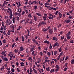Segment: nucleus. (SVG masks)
Masks as SVG:
<instances>
[{
    "mask_svg": "<svg viewBox=\"0 0 74 74\" xmlns=\"http://www.w3.org/2000/svg\"><path fill=\"white\" fill-rule=\"evenodd\" d=\"M8 10L10 11V13H9V18H10V19H12V16H13V15L12 14V10L11 8H8Z\"/></svg>",
    "mask_w": 74,
    "mask_h": 74,
    "instance_id": "obj_1",
    "label": "nucleus"
},
{
    "mask_svg": "<svg viewBox=\"0 0 74 74\" xmlns=\"http://www.w3.org/2000/svg\"><path fill=\"white\" fill-rule=\"evenodd\" d=\"M48 32L50 34H52L53 33V30H52V29H50L48 30Z\"/></svg>",
    "mask_w": 74,
    "mask_h": 74,
    "instance_id": "obj_2",
    "label": "nucleus"
},
{
    "mask_svg": "<svg viewBox=\"0 0 74 74\" xmlns=\"http://www.w3.org/2000/svg\"><path fill=\"white\" fill-rule=\"evenodd\" d=\"M32 41L34 42L36 44V45H38V41L36 40L34 38H33L32 39Z\"/></svg>",
    "mask_w": 74,
    "mask_h": 74,
    "instance_id": "obj_3",
    "label": "nucleus"
},
{
    "mask_svg": "<svg viewBox=\"0 0 74 74\" xmlns=\"http://www.w3.org/2000/svg\"><path fill=\"white\" fill-rule=\"evenodd\" d=\"M2 59H3L4 61H5L6 62H7V61H8V59L6 57H4Z\"/></svg>",
    "mask_w": 74,
    "mask_h": 74,
    "instance_id": "obj_4",
    "label": "nucleus"
},
{
    "mask_svg": "<svg viewBox=\"0 0 74 74\" xmlns=\"http://www.w3.org/2000/svg\"><path fill=\"white\" fill-rule=\"evenodd\" d=\"M65 21H66V23H70V22L71 21V20L70 19H68V20H66Z\"/></svg>",
    "mask_w": 74,
    "mask_h": 74,
    "instance_id": "obj_5",
    "label": "nucleus"
},
{
    "mask_svg": "<svg viewBox=\"0 0 74 74\" xmlns=\"http://www.w3.org/2000/svg\"><path fill=\"white\" fill-rule=\"evenodd\" d=\"M33 70L34 71V74H37L38 72H37V70H36L34 68H33Z\"/></svg>",
    "mask_w": 74,
    "mask_h": 74,
    "instance_id": "obj_6",
    "label": "nucleus"
},
{
    "mask_svg": "<svg viewBox=\"0 0 74 74\" xmlns=\"http://www.w3.org/2000/svg\"><path fill=\"white\" fill-rule=\"evenodd\" d=\"M58 14L59 15V18H61V17H62V14H61V13L59 12L58 13Z\"/></svg>",
    "mask_w": 74,
    "mask_h": 74,
    "instance_id": "obj_7",
    "label": "nucleus"
},
{
    "mask_svg": "<svg viewBox=\"0 0 74 74\" xmlns=\"http://www.w3.org/2000/svg\"><path fill=\"white\" fill-rule=\"evenodd\" d=\"M52 40L53 41H55V40L56 41L58 40V39H57V38H56V37H54L53 38Z\"/></svg>",
    "mask_w": 74,
    "mask_h": 74,
    "instance_id": "obj_8",
    "label": "nucleus"
},
{
    "mask_svg": "<svg viewBox=\"0 0 74 74\" xmlns=\"http://www.w3.org/2000/svg\"><path fill=\"white\" fill-rule=\"evenodd\" d=\"M44 43H46V44H49V42L47 40L44 41Z\"/></svg>",
    "mask_w": 74,
    "mask_h": 74,
    "instance_id": "obj_9",
    "label": "nucleus"
},
{
    "mask_svg": "<svg viewBox=\"0 0 74 74\" xmlns=\"http://www.w3.org/2000/svg\"><path fill=\"white\" fill-rule=\"evenodd\" d=\"M66 37L68 40H70V39H71V37L70 36L67 35Z\"/></svg>",
    "mask_w": 74,
    "mask_h": 74,
    "instance_id": "obj_10",
    "label": "nucleus"
},
{
    "mask_svg": "<svg viewBox=\"0 0 74 74\" xmlns=\"http://www.w3.org/2000/svg\"><path fill=\"white\" fill-rule=\"evenodd\" d=\"M58 43V42H56V43L53 46V47H56Z\"/></svg>",
    "mask_w": 74,
    "mask_h": 74,
    "instance_id": "obj_11",
    "label": "nucleus"
},
{
    "mask_svg": "<svg viewBox=\"0 0 74 74\" xmlns=\"http://www.w3.org/2000/svg\"><path fill=\"white\" fill-rule=\"evenodd\" d=\"M66 34L67 35V36H70V35H71V32L70 31L68 32Z\"/></svg>",
    "mask_w": 74,
    "mask_h": 74,
    "instance_id": "obj_12",
    "label": "nucleus"
},
{
    "mask_svg": "<svg viewBox=\"0 0 74 74\" xmlns=\"http://www.w3.org/2000/svg\"><path fill=\"white\" fill-rule=\"evenodd\" d=\"M33 17L34 18V20L35 22H37V17L35 16H34Z\"/></svg>",
    "mask_w": 74,
    "mask_h": 74,
    "instance_id": "obj_13",
    "label": "nucleus"
},
{
    "mask_svg": "<svg viewBox=\"0 0 74 74\" xmlns=\"http://www.w3.org/2000/svg\"><path fill=\"white\" fill-rule=\"evenodd\" d=\"M63 54V52L62 51V52H61L59 56H58V57H60V56H61Z\"/></svg>",
    "mask_w": 74,
    "mask_h": 74,
    "instance_id": "obj_14",
    "label": "nucleus"
},
{
    "mask_svg": "<svg viewBox=\"0 0 74 74\" xmlns=\"http://www.w3.org/2000/svg\"><path fill=\"white\" fill-rule=\"evenodd\" d=\"M28 17L29 18H31L32 17V14H31V13H30L28 16Z\"/></svg>",
    "mask_w": 74,
    "mask_h": 74,
    "instance_id": "obj_15",
    "label": "nucleus"
},
{
    "mask_svg": "<svg viewBox=\"0 0 74 74\" xmlns=\"http://www.w3.org/2000/svg\"><path fill=\"white\" fill-rule=\"evenodd\" d=\"M20 64H21V66L22 67L24 66V63L23 62H20Z\"/></svg>",
    "mask_w": 74,
    "mask_h": 74,
    "instance_id": "obj_16",
    "label": "nucleus"
},
{
    "mask_svg": "<svg viewBox=\"0 0 74 74\" xmlns=\"http://www.w3.org/2000/svg\"><path fill=\"white\" fill-rule=\"evenodd\" d=\"M41 23H42V25H43L46 24V23L44 21L41 22Z\"/></svg>",
    "mask_w": 74,
    "mask_h": 74,
    "instance_id": "obj_17",
    "label": "nucleus"
},
{
    "mask_svg": "<svg viewBox=\"0 0 74 74\" xmlns=\"http://www.w3.org/2000/svg\"><path fill=\"white\" fill-rule=\"evenodd\" d=\"M36 14L37 15H38V16H42V15H41V14H40L39 13H36Z\"/></svg>",
    "mask_w": 74,
    "mask_h": 74,
    "instance_id": "obj_18",
    "label": "nucleus"
},
{
    "mask_svg": "<svg viewBox=\"0 0 74 74\" xmlns=\"http://www.w3.org/2000/svg\"><path fill=\"white\" fill-rule=\"evenodd\" d=\"M47 55H48L49 57V56H51V54L50 53V52H48L47 53Z\"/></svg>",
    "mask_w": 74,
    "mask_h": 74,
    "instance_id": "obj_19",
    "label": "nucleus"
},
{
    "mask_svg": "<svg viewBox=\"0 0 74 74\" xmlns=\"http://www.w3.org/2000/svg\"><path fill=\"white\" fill-rule=\"evenodd\" d=\"M71 64H73L74 63V60H71Z\"/></svg>",
    "mask_w": 74,
    "mask_h": 74,
    "instance_id": "obj_20",
    "label": "nucleus"
},
{
    "mask_svg": "<svg viewBox=\"0 0 74 74\" xmlns=\"http://www.w3.org/2000/svg\"><path fill=\"white\" fill-rule=\"evenodd\" d=\"M17 72H18V73H19V72H20V71H21V69H20L17 68Z\"/></svg>",
    "mask_w": 74,
    "mask_h": 74,
    "instance_id": "obj_21",
    "label": "nucleus"
},
{
    "mask_svg": "<svg viewBox=\"0 0 74 74\" xmlns=\"http://www.w3.org/2000/svg\"><path fill=\"white\" fill-rule=\"evenodd\" d=\"M33 50H34V48L32 47V48L30 49V52H32V51H33Z\"/></svg>",
    "mask_w": 74,
    "mask_h": 74,
    "instance_id": "obj_22",
    "label": "nucleus"
},
{
    "mask_svg": "<svg viewBox=\"0 0 74 74\" xmlns=\"http://www.w3.org/2000/svg\"><path fill=\"white\" fill-rule=\"evenodd\" d=\"M4 70V66H3L2 68H0V70H1V71H3Z\"/></svg>",
    "mask_w": 74,
    "mask_h": 74,
    "instance_id": "obj_23",
    "label": "nucleus"
},
{
    "mask_svg": "<svg viewBox=\"0 0 74 74\" xmlns=\"http://www.w3.org/2000/svg\"><path fill=\"white\" fill-rule=\"evenodd\" d=\"M58 53V52L56 51H55L54 53V55H56V54Z\"/></svg>",
    "mask_w": 74,
    "mask_h": 74,
    "instance_id": "obj_24",
    "label": "nucleus"
},
{
    "mask_svg": "<svg viewBox=\"0 0 74 74\" xmlns=\"http://www.w3.org/2000/svg\"><path fill=\"white\" fill-rule=\"evenodd\" d=\"M13 32V33H14V32H15V31L14 30L13 31H12V30H11V31H10V30H9L8 31V33H10V32Z\"/></svg>",
    "mask_w": 74,
    "mask_h": 74,
    "instance_id": "obj_25",
    "label": "nucleus"
},
{
    "mask_svg": "<svg viewBox=\"0 0 74 74\" xmlns=\"http://www.w3.org/2000/svg\"><path fill=\"white\" fill-rule=\"evenodd\" d=\"M43 32H47V31H48V30H47V29H45V28H43Z\"/></svg>",
    "mask_w": 74,
    "mask_h": 74,
    "instance_id": "obj_26",
    "label": "nucleus"
},
{
    "mask_svg": "<svg viewBox=\"0 0 74 74\" xmlns=\"http://www.w3.org/2000/svg\"><path fill=\"white\" fill-rule=\"evenodd\" d=\"M55 69H53V70L51 69L50 71V73H52V72H54L55 71H54Z\"/></svg>",
    "mask_w": 74,
    "mask_h": 74,
    "instance_id": "obj_27",
    "label": "nucleus"
},
{
    "mask_svg": "<svg viewBox=\"0 0 74 74\" xmlns=\"http://www.w3.org/2000/svg\"><path fill=\"white\" fill-rule=\"evenodd\" d=\"M43 19L44 20V21H45V20H46V19H47V16H43Z\"/></svg>",
    "mask_w": 74,
    "mask_h": 74,
    "instance_id": "obj_28",
    "label": "nucleus"
},
{
    "mask_svg": "<svg viewBox=\"0 0 74 74\" xmlns=\"http://www.w3.org/2000/svg\"><path fill=\"white\" fill-rule=\"evenodd\" d=\"M35 52H37V51H34H34H33L32 52V55L34 54L35 53Z\"/></svg>",
    "mask_w": 74,
    "mask_h": 74,
    "instance_id": "obj_29",
    "label": "nucleus"
},
{
    "mask_svg": "<svg viewBox=\"0 0 74 74\" xmlns=\"http://www.w3.org/2000/svg\"><path fill=\"white\" fill-rule=\"evenodd\" d=\"M20 51H23V47H20Z\"/></svg>",
    "mask_w": 74,
    "mask_h": 74,
    "instance_id": "obj_30",
    "label": "nucleus"
},
{
    "mask_svg": "<svg viewBox=\"0 0 74 74\" xmlns=\"http://www.w3.org/2000/svg\"><path fill=\"white\" fill-rule=\"evenodd\" d=\"M22 41H23V42L25 41V40H24V37H23V36H22Z\"/></svg>",
    "mask_w": 74,
    "mask_h": 74,
    "instance_id": "obj_31",
    "label": "nucleus"
},
{
    "mask_svg": "<svg viewBox=\"0 0 74 74\" xmlns=\"http://www.w3.org/2000/svg\"><path fill=\"white\" fill-rule=\"evenodd\" d=\"M69 42H70V43H73L74 44V40H71Z\"/></svg>",
    "mask_w": 74,
    "mask_h": 74,
    "instance_id": "obj_32",
    "label": "nucleus"
},
{
    "mask_svg": "<svg viewBox=\"0 0 74 74\" xmlns=\"http://www.w3.org/2000/svg\"><path fill=\"white\" fill-rule=\"evenodd\" d=\"M14 15H19V13L16 12L14 13Z\"/></svg>",
    "mask_w": 74,
    "mask_h": 74,
    "instance_id": "obj_33",
    "label": "nucleus"
},
{
    "mask_svg": "<svg viewBox=\"0 0 74 74\" xmlns=\"http://www.w3.org/2000/svg\"><path fill=\"white\" fill-rule=\"evenodd\" d=\"M46 69L47 71H49V67L48 68H46Z\"/></svg>",
    "mask_w": 74,
    "mask_h": 74,
    "instance_id": "obj_34",
    "label": "nucleus"
},
{
    "mask_svg": "<svg viewBox=\"0 0 74 74\" xmlns=\"http://www.w3.org/2000/svg\"><path fill=\"white\" fill-rule=\"evenodd\" d=\"M64 36H61V40H63V39H64Z\"/></svg>",
    "mask_w": 74,
    "mask_h": 74,
    "instance_id": "obj_35",
    "label": "nucleus"
},
{
    "mask_svg": "<svg viewBox=\"0 0 74 74\" xmlns=\"http://www.w3.org/2000/svg\"><path fill=\"white\" fill-rule=\"evenodd\" d=\"M67 70V68L66 67H65L64 69V71H66V70Z\"/></svg>",
    "mask_w": 74,
    "mask_h": 74,
    "instance_id": "obj_36",
    "label": "nucleus"
},
{
    "mask_svg": "<svg viewBox=\"0 0 74 74\" xmlns=\"http://www.w3.org/2000/svg\"><path fill=\"white\" fill-rule=\"evenodd\" d=\"M52 48V45H51V43L50 44V46L49 47V49H51Z\"/></svg>",
    "mask_w": 74,
    "mask_h": 74,
    "instance_id": "obj_37",
    "label": "nucleus"
},
{
    "mask_svg": "<svg viewBox=\"0 0 74 74\" xmlns=\"http://www.w3.org/2000/svg\"><path fill=\"white\" fill-rule=\"evenodd\" d=\"M51 10H56V8H53V7H51Z\"/></svg>",
    "mask_w": 74,
    "mask_h": 74,
    "instance_id": "obj_38",
    "label": "nucleus"
},
{
    "mask_svg": "<svg viewBox=\"0 0 74 74\" xmlns=\"http://www.w3.org/2000/svg\"><path fill=\"white\" fill-rule=\"evenodd\" d=\"M18 51H19V50H18V49H17V50H16V49H15L14 50V51L15 52H16V53H18Z\"/></svg>",
    "mask_w": 74,
    "mask_h": 74,
    "instance_id": "obj_39",
    "label": "nucleus"
},
{
    "mask_svg": "<svg viewBox=\"0 0 74 74\" xmlns=\"http://www.w3.org/2000/svg\"><path fill=\"white\" fill-rule=\"evenodd\" d=\"M15 44H16V43H13V44L12 45V48H14V46H15Z\"/></svg>",
    "mask_w": 74,
    "mask_h": 74,
    "instance_id": "obj_40",
    "label": "nucleus"
},
{
    "mask_svg": "<svg viewBox=\"0 0 74 74\" xmlns=\"http://www.w3.org/2000/svg\"><path fill=\"white\" fill-rule=\"evenodd\" d=\"M33 59V58H31V57H29L28 59V60L29 61H30V60H32V59Z\"/></svg>",
    "mask_w": 74,
    "mask_h": 74,
    "instance_id": "obj_41",
    "label": "nucleus"
},
{
    "mask_svg": "<svg viewBox=\"0 0 74 74\" xmlns=\"http://www.w3.org/2000/svg\"><path fill=\"white\" fill-rule=\"evenodd\" d=\"M56 67L57 68V69H59V65H56Z\"/></svg>",
    "mask_w": 74,
    "mask_h": 74,
    "instance_id": "obj_42",
    "label": "nucleus"
},
{
    "mask_svg": "<svg viewBox=\"0 0 74 74\" xmlns=\"http://www.w3.org/2000/svg\"><path fill=\"white\" fill-rule=\"evenodd\" d=\"M58 50H59V52H61V51H62V49H61V47L60 48V49H58Z\"/></svg>",
    "mask_w": 74,
    "mask_h": 74,
    "instance_id": "obj_43",
    "label": "nucleus"
},
{
    "mask_svg": "<svg viewBox=\"0 0 74 74\" xmlns=\"http://www.w3.org/2000/svg\"><path fill=\"white\" fill-rule=\"evenodd\" d=\"M25 12L27 14H28V11H27V10L25 9Z\"/></svg>",
    "mask_w": 74,
    "mask_h": 74,
    "instance_id": "obj_44",
    "label": "nucleus"
},
{
    "mask_svg": "<svg viewBox=\"0 0 74 74\" xmlns=\"http://www.w3.org/2000/svg\"><path fill=\"white\" fill-rule=\"evenodd\" d=\"M34 9L35 10H37V6L36 5H35L34 6Z\"/></svg>",
    "mask_w": 74,
    "mask_h": 74,
    "instance_id": "obj_45",
    "label": "nucleus"
},
{
    "mask_svg": "<svg viewBox=\"0 0 74 74\" xmlns=\"http://www.w3.org/2000/svg\"><path fill=\"white\" fill-rule=\"evenodd\" d=\"M16 18V21H19V17H18Z\"/></svg>",
    "mask_w": 74,
    "mask_h": 74,
    "instance_id": "obj_46",
    "label": "nucleus"
},
{
    "mask_svg": "<svg viewBox=\"0 0 74 74\" xmlns=\"http://www.w3.org/2000/svg\"><path fill=\"white\" fill-rule=\"evenodd\" d=\"M5 52L4 51H3L1 54V55H4V54H5Z\"/></svg>",
    "mask_w": 74,
    "mask_h": 74,
    "instance_id": "obj_47",
    "label": "nucleus"
},
{
    "mask_svg": "<svg viewBox=\"0 0 74 74\" xmlns=\"http://www.w3.org/2000/svg\"><path fill=\"white\" fill-rule=\"evenodd\" d=\"M59 69L58 68L56 69L55 70V71H56V72H57V71H59Z\"/></svg>",
    "mask_w": 74,
    "mask_h": 74,
    "instance_id": "obj_48",
    "label": "nucleus"
},
{
    "mask_svg": "<svg viewBox=\"0 0 74 74\" xmlns=\"http://www.w3.org/2000/svg\"><path fill=\"white\" fill-rule=\"evenodd\" d=\"M62 59H63V57H61L60 58V62H62Z\"/></svg>",
    "mask_w": 74,
    "mask_h": 74,
    "instance_id": "obj_49",
    "label": "nucleus"
},
{
    "mask_svg": "<svg viewBox=\"0 0 74 74\" xmlns=\"http://www.w3.org/2000/svg\"><path fill=\"white\" fill-rule=\"evenodd\" d=\"M45 60H47V59H48L49 58L46 56L45 57Z\"/></svg>",
    "mask_w": 74,
    "mask_h": 74,
    "instance_id": "obj_50",
    "label": "nucleus"
},
{
    "mask_svg": "<svg viewBox=\"0 0 74 74\" xmlns=\"http://www.w3.org/2000/svg\"><path fill=\"white\" fill-rule=\"evenodd\" d=\"M3 42L4 43H5L6 42V40H5V39H4L3 40Z\"/></svg>",
    "mask_w": 74,
    "mask_h": 74,
    "instance_id": "obj_51",
    "label": "nucleus"
},
{
    "mask_svg": "<svg viewBox=\"0 0 74 74\" xmlns=\"http://www.w3.org/2000/svg\"><path fill=\"white\" fill-rule=\"evenodd\" d=\"M20 60H21V61H22V62H25V60L22 59L21 58H20Z\"/></svg>",
    "mask_w": 74,
    "mask_h": 74,
    "instance_id": "obj_52",
    "label": "nucleus"
},
{
    "mask_svg": "<svg viewBox=\"0 0 74 74\" xmlns=\"http://www.w3.org/2000/svg\"><path fill=\"white\" fill-rule=\"evenodd\" d=\"M50 28H51V26H49L47 28V30H49V29H50Z\"/></svg>",
    "mask_w": 74,
    "mask_h": 74,
    "instance_id": "obj_53",
    "label": "nucleus"
},
{
    "mask_svg": "<svg viewBox=\"0 0 74 74\" xmlns=\"http://www.w3.org/2000/svg\"><path fill=\"white\" fill-rule=\"evenodd\" d=\"M58 12H59V11H56L55 13V15H57V14H58Z\"/></svg>",
    "mask_w": 74,
    "mask_h": 74,
    "instance_id": "obj_54",
    "label": "nucleus"
},
{
    "mask_svg": "<svg viewBox=\"0 0 74 74\" xmlns=\"http://www.w3.org/2000/svg\"><path fill=\"white\" fill-rule=\"evenodd\" d=\"M53 30H54V32H55V31H56V30H57V29H56V27H55L53 28Z\"/></svg>",
    "mask_w": 74,
    "mask_h": 74,
    "instance_id": "obj_55",
    "label": "nucleus"
},
{
    "mask_svg": "<svg viewBox=\"0 0 74 74\" xmlns=\"http://www.w3.org/2000/svg\"><path fill=\"white\" fill-rule=\"evenodd\" d=\"M52 60H54V61H55V62H57V61L56 60V59H52Z\"/></svg>",
    "mask_w": 74,
    "mask_h": 74,
    "instance_id": "obj_56",
    "label": "nucleus"
},
{
    "mask_svg": "<svg viewBox=\"0 0 74 74\" xmlns=\"http://www.w3.org/2000/svg\"><path fill=\"white\" fill-rule=\"evenodd\" d=\"M64 41L66 42L67 41V40L66 39V38H65V39H64Z\"/></svg>",
    "mask_w": 74,
    "mask_h": 74,
    "instance_id": "obj_57",
    "label": "nucleus"
},
{
    "mask_svg": "<svg viewBox=\"0 0 74 74\" xmlns=\"http://www.w3.org/2000/svg\"><path fill=\"white\" fill-rule=\"evenodd\" d=\"M11 71H12V72H14V69L12 68V69H11Z\"/></svg>",
    "mask_w": 74,
    "mask_h": 74,
    "instance_id": "obj_58",
    "label": "nucleus"
},
{
    "mask_svg": "<svg viewBox=\"0 0 74 74\" xmlns=\"http://www.w3.org/2000/svg\"><path fill=\"white\" fill-rule=\"evenodd\" d=\"M29 24H32L33 23V22H32V20H31V21L29 22Z\"/></svg>",
    "mask_w": 74,
    "mask_h": 74,
    "instance_id": "obj_59",
    "label": "nucleus"
},
{
    "mask_svg": "<svg viewBox=\"0 0 74 74\" xmlns=\"http://www.w3.org/2000/svg\"><path fill=\"white\" fill-rule=\"evenodd\" d=\"M39 25L40 26H41V25H42L41 22H40L39 23Z\"/></svg>",
    "mask_w": 74,
    "mask_h": 74,
    "instance_id": "obj_60",
    "label": "nucleus"
},
{
    "mask_svg": "<svg viewBox=\"0 0 74 74\" xmlns=\"http://www.w3.org/2000/svg\"><path fill=\"white\" fill-rule=\"evenodd\" d=\"M27 23H28V21H27V20H26V22L24 24H25V25Z\"/></svg>",
    "mask_w": 74,
    "mask_h": 74,
    "instance_id": "obj_61",
    "label": "nucleus"
},
{
    "mask_svg": "<svg viewBox=\"0 0 74 74\" xmlns=\"http://www.w3.org/2000/svg\"><path fill=\"white\" fill-rule=\"evenodd\" d=\"M39 7L40 10H42V7L39 6Z\"/></svg>",
    "mask_w": 74,
    "mask_h": 74,
    "instance_id": "obj_62",
    "label": "nucleus"
},
{
    "mask_svg": "<svg viewBox=\"0 0 74 74\" xmlns=\"http://www.w3.org/2000/svg\"><path fill=\"white\" fill-rule=\"evenodd\" d=\"M39 53L41 56H42V52H40Z\"/></svg>",
    "mask_w": 74,
    "mask_h": 74,
    "instance_id": "obj_63",
    "label": "nucleus"
},
{
    "mask_svg": "<svg viewBox=\"0 0 74 74\" xmlns=\"http://www.w3.org/2000/svg\"><path fill=\"white\" fill-rule=\"evenodd\" d=\"M33 2L34 4H38V3H37V2L36 1H34Z\"/></svg>",
    "mask_w": 74,
    "mask_h": 74,
    "instance_id": "obj_64",
    "label": "nucleus"
}]
</instances>
